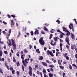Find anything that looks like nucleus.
<instances>
[{
  "mask_svg": "<svg viewBox=\"0 0 77 77\" xmlns=\"http://www.w3.org/2000/svg\"><path fill=\"white\" fill-rule=\"evenodd\" d=\"M57 39H59V37H54V40L55 42H54V44L53 43V40H51V42L50 44L51 45H52L53 46H54V45H56V42L57 41Z\"/></svg>",
  "mask_w": 77,
  "mask_h": 77,
  "instance_id": "nucleus-1",
  "label": "nucleus"
},
{
  "mask_svg": "<svg viewBox=\"0 0 77 77\" xmlns=\"http://www.w3.org/2000/svg\"><path fill=\"white\" fill-rule=\"evenodd\" d=\"M29 60H30V58H29L28 59H25V60H22V63L24 66H27V64L29 63V62H28L27 61H29Z\"/></svg>",
  "mask_w": 77,
  "mask_h": 77,
  "instance_id": "nucleus-2",
  "label": "nucleus"
},
{
  "mask_svg": "<svg viewBox=\"0 0 77 77\" xmlns=\"http://www.w3.org/2000/svg\"><path fill=\"white\" fill-rule=\"evenodd\" d=\"M11 40L12 41V45L13 46V50H16L17 45H16V44H15V39L11 38Z\"/></svg>",
  "mask_w": 77,
  "mask_h": 77,
  "instance_id": "nucleus-3",
  "label": "nucleus"
},
{
  "mask_svg": "<svg viewBox=\"0 0 77 77\" xmlns=\"http://www.w3.org/2000/svg\"><path fill=\"white\" fill-rule=\"evenodd\" d=\"M43 39H44V38L42 37L39 40V42L41 45H45V42L43 40Z\"/></svg>",
  "mask_w": 77,
  "mask_h": 77,
  "instance_id": "nucleus-4",
  "label": "nucleus"
},
{
  "mask_svg": "<svg viewBox=\"0 0 77 77\" xmlns=\"http://www.w3.org/2000/svg\"><path fill=\"white\" fill-rule=\"evenodd\" d=\"M29 71H28V73L29 75H30V76H32V70L33 69H32V68L31 67V66H29Z\"/></svg>",
  "mask_w": 77,
  "mask_h": 77,
  "instance_id": "nucleus-5",
  "label": "nucleus"
},
{
  "mask_svg": "<svg viewBox=\"0 0 77 77\" xmlns=\"http://www.w3.org/2000/svg\"><path fill=\"white\" fill-rule=\"evenodd\" d=\"M46 53L48 55H50L52 57H54V55L53 54V52L51 51H50L49 50H48L46 52Z\"/></svg>",
  "mask_w": 77,
  "mask_h": 77,
  "instance_id": "nucleus-6",
  "label": "nucleus"
},
{
  "mask_svg": "<svg viewBox=\"0 0 77 77\" xmlns=\"http://www.w3.org/2000/svg\"><path fill=\"white\" fill-rule=\"evenodd\" d=\"M65 41L66 42H67L68 45H70V43H69V38H66Z\"/></svg>",
  "mask_w": 77,
  "mask_h": 77,
  "instance_id": "nucleus-7",
  "label": "nucleus"
},
{
  "mask_svg": "<svg viewBox=\"0 0 77 77\" xmlns=\"http://www.w3.org/2000/svg\"><path fill=\"white\" fill-rule=\"evenodd\" d=\"M15 24V22L14 21H13V20H12L11 21V27H14V26Z\"/></svg>",
  "mask_w": 77,
  "mask_h": 77,
  "instance_id": "nucleus-8",
  "label": "nucleus"
},
{
  "mask_svg": "<svg viewBox=\"0 0 77 77\" xmlns=\"http://www.w3.org/2000/svg\"><path fill=\"white\" fill-rule=\"evenodd\" d=\"M8 41L7 44H8V46H11L12 45V43H11V40L9 39L8 40Z\"/></svg>",
  "mask_w": 77,
  "mask_h": 77,
  "instance_id": "nucleus-9",
  "label": "nucleus"
},
{
  "mask_svg": "<svg viewBox=\"0 0 77 77\" xmlns=\"http://www.w3.org/2000/svg\"><path fill=\"white\" fill-rule=\"evenodd\" d=\"M35 30L36 31L35 32L34 35H36V34H37V35H38V34H39V32H38V31L39 30H38V29L37 30V29H35Z\"/></svg>",
  "mask_w": 77,
  "mask_h": 77,
  "instance_id": "nucleus-10",
  "label": "nucleus"
},
{
  "mask_svg": "<svg viewBox=\"0 0 77 77\" xmlns=\"http://www.w3.org/2000/svg\"><path fill=\"white\" fill-rule=\"evenodd\" d=\"M42 63L44 66H46L47 65V63L45 62H42Z\"/></svg>",
  "mask_w": 77,
  "mask_h": 77,
  "instance_id": "nucleus-11",
  "label": "nucleus"
},
{
  "mask_svg": "<svg viewBox=\"0 0 77 77\" xmlns=\"http://www.w3.org/2000/svg\"><path fill=\"white\" fill-rule=\"evenodd\" d=\"M75 48H76V47L75 45H73L71 46V49H72V50L75 49Z\"/></svg>",
  "mask_w": 77,
  "mask_h": 77,
  "instance_id": "nucleus-12",
  "label": "nucleus"
},
{
  "mask_svg": "<svg viewBox=\"0 0 77 77\" xmlns=\"http://www.w3.org/2000/svg\"><path fill=\"white\" fill-rule=\"evenodd\" d=\"M62 29L63 30V31L64 32H65L66 31V30H67L66 28L64 27V26L62 27Z\"/></svg>",
  "mask_w": 77,
  "mask_h": 77,
  "instance_id": "nucleus-13",
  "label": "nucleus"
},
{
  "mask_svg": "<svg viewBox=\"0 0 77 77\" xmlns=\"http://www.w3.org/2000/svg\"><path fill=\"white\" fill-rule=\"evenodd\" d=\"M71 35H72L71 36L72 38V39H74V36H75L74 35V34H72V33H71Z\"/></svg>",
  "mask_w": 77,
  "mask_h": 77,
  "instance_id": "nucleus-14",
  "label": "nucleus"
},
{
  "mask_svg": "<svg viewBox=\"0 0 77 77\" xmlns=\"http://www.w3.org/2000/svg\"><path fill=\"white\" fill-rule=\"evenodd\" d=\"M43 57L41 56L38 58V60H42V59H43Z\"/></svg>",
  "mask_w": 77,
  "mask_h": 77,
  "instance_id": "nucleus-15",
  "label": "nucleus"
},
{
  "mask_svg": "<svg viewBox=\"0 0 77 77\" xmlns=\"http://www.w3.org/2000/svg\"><path fill=\"white\" fill-rule=\"evenodd\" d=\"M35 51H36L37 53L39 54L40 53V51H39V49H37L35 50Z\"/></svg>",
  "mask_w": 77,
  "mask_h": 77,
  "instance_id": "nucleus-16",
  "label": "nucleus"
},
{
  "mask_svg": "<svg viewBox=\"0 0 77 77\" xmlns=\"http://www.w3.org/2000/svg\"><path fill=\"white\" fill-rule=\"evenodd\" d=\"M0 61H2V62L5 61V58H2H2L0 57Z\"/></svg>",
  "mask_w": 77,
  "mask_h": 77,
  "instance_id": "nucleus-17",
  "label": "nucleus"
},
{
  "mask_svg": "<svg viewBox=\"0 0 77 77\" xmlns=\"http://www.w3.org/2000/svg\"><path fill=\"white\" fill-rule=\"evenodd\" d=\"M59 67L60 69H63V68H64V67L63 66H60Z\"/></svg>",
  "mask_w": 77,
  "mask_h": 77,
  "instance_id": "nucleus-18",
  "label": "nucleus"
},
{
  "mask_svg": "<svg viewBox=\"0 0 77 77\" xmlns=\"http://www.w3.org/2000/svg\"><path fill=\"white\" fill-rule=\"evenodd\" d=\"M43 72L44 74H45V73H46V70L44 69H43Z\"/></svg>",
  "mask_w": 77,
  "mask_h": 77,
  "instance_id": "nucleus-19",
  "label": "nucleus"
},
{
  "mask_svg": "<svg viewBox=\"0 0 77 77\" xmlns=\"http://www.w3.org/2000/svg\"><path fill=\"white\" fill-rule=\"evenodd\" d=\"M13 62H16V59H15V57H13Z\"/></svg>",
  "mask_w": 77,
  "mask_h": 77,
  "instance_id": "nucleus-20",
  "label": "nucleus"
},
{
  "mask_svg": "<svg viewBox=\"0 0 77 77\" xmlns=\"http://www.w3.org/2000/svg\"><path fill=\"white\" fill-rule=\"evenodd\" d=\"M44 29L47 32L48 31V29H47V28L46 27V26H44Z\"/></svg>",
  "mask_w": 77,
  "mask_h": 77,
  "instance_id": "nucleus-21",
  "label": "nucleus"
},
{
  "mask_svg": "<svg viewBox=\"0 0 77 77\" xmlns=\"http://www.w3.org/2000/svg\"><path fill=\"white\" fill-rule=\"evenodd\" d=\"M49 75L50 77H53V75L51 73H49Z\"/></svg>",
  "mask_w": 77,
  "mask_h": 77,
  "instance_id": "nucleus-22",
  "label": "nucleus"
},
{
  "mask_svg": "<svg viewBox=\"0 0 77 77\" xmlns=\"http://www.w3.org/2000/svg\"><path fill=\"white\" fill-rule=\"evenodd\" d=\"M3 55V52L2 51H0V57H2Z\"/></svg>",
  "mask_w": 77,
  "mask_h": 77,
  "instance_id": "nucleus-23",
  "label": "nucleus"
},
{
  "mask_svg": "<svg viewBox=\"0 0 77 77\" xmlns=\"http://www.w3.org/2000/svg\"><path fill=\"white\" fill-rule=\"evenodd\" d=\"M24 68H25V67H24V65H22V68L23 71H24Z\"/></svg>",
  "mask_w": 77,
  "mask_h": 77,
  "instance_id": "nucleus-24",
  "label": "nucleus"
},
{
  "mask_svg": "<svg viewBox=\"0 0 77 77\" xmlns=\"http://www.w3.org/2000/svg\"><path fill=\"white\" fill-rule=\"evenodd\" d=\"M66 32H67L68 33H69V35H71V33L68 30L66 29V31H65Z\"/></svg>",
  "mask_w": 77,
  "mask_h": 77,
  "instance_id": "nucleus-25",
  "label": "nucleus"
},
{
  "mask_svg": "<svg viewBox=\"0 0 77 77\" xmlns=\"http://www.w3.org/2000/svg\"><path fill=\"white\" fill-rule=\"evenodd\" d=\"M49 67H50V68H54V65L53 64L51 65H50L49 66Z\"/></svg>",
  "mask_w": 77,
  "mask_h": 77,
  "instance_id": "nucleus-26",
  "label": "nucleus"
},
{
  "mask_svg": "<svg viewBox=\"0 0 77 77\" xmlns=\"http://www.w3.org/2000/svg\"><path fill=\"white\" fill-rule=\"evenodd\" d=\"M19 54H20V52L18 51L16 55L18 57H20V55H19Z\"/></svg>",
  "mask_w": 77,
  "mask_h": 77,
  "instance_id": "nucleus-27",
  "label": "nucleus"
},
{
  "mask_svg": "<svg viewBox=\"0 0 77 77\" xmlns=\"http://www.w3.org/2000/svg\"><path fill=\"white\" fill-rule=\"evenodd\" d=\"M63 55L64 56V57H66V56H68V54H67L66 53L65 54H63Z\"/></svg>",
  "mask_w": 77,
  "mask_h": 77,
  "instance_id": "nucleus-28",
  "label": "nucleus"
},
{
  "mask_svg": "<svg viewBox=\"0 0 77 77\" xmlns=\"http://www.w3.org/2000/svg\"><path fill=\"white\" fill-rule=\"evenodd\" d=\"M30 33L31 36H33L34 33L33 32V31H31Z\"/></svg>",
  "mask_w": 77,
  "mask_h": 77,
  "instance_id": "nucleus-29",
  "label": "nucleus"
},
{
  "mask_svg": "<svg viewBox=\"0 0 77 77\" xmlns=\"http://www.w3.org/2000/svg\"><path fill=\"white\" fill-rule=\"evenodd\" d=\"M50 37H49V39H51V38H52V37H53V34H51L50 35Z\"/></svg>",
  "mask_w": 77,
  "mask_h": 77,
  "instance_id": "nucleus-30",
  "label": "nucleus"
},
{
  "mask_svg": "<svg viewBox=\"0 0 77 77\" xmlns=\"http://www.w3.org/2000/svg\"><path fill=\"white\" fill-rule=\"evenodd\" d=\"M8 63H7V62H5V66H6V67L8 66Z\"/></svg>",
  "mask_w": 77,
  "mask_h": 77,
  "instance_id": "nucleus-31",
  "label": "nucleus"
},
{
  "mask_svg": "<svg viewBox=\"0 0 77 77\" xmlns=\"http://www.w3.org/2000/svg\"><path fill=\"white\" fill-rule=\"evenodd\" d=\"M35 66L36 69H38V66L37 64H35Z\"/></svg>",
  "mask_w": 77,
  "mask_h": 77,
  "instance_id": "nucleus-32",
  "label": "nucleus"
},
{
  "mask_svg": "<svg viewBox=\"0 0 77 77\" xmlns=\"http://www.w3.org/2000/svg\"><path fill=\"white\" fill-rule=\"evenodd\" d=\"M56 22L57 23H58V24H60V20H59L58 19L56 21Z\"/></svg>",
  "mask_w": 77,
  "mask_h": 77,
  "instance_id": "nucleus-33",
  "label": "nucleus"
},
{
  "mask_svg": "<svg viewBox=\"0 0 77 77\" xmlns=\"http://www.w3.org/2000/svg\"><path fill=\"white\" fill-rule=\"evenodd\" d=\"M69 67L70 69H72V66H71V65L69 64Z\"/></svg>",
  "mask_w": 77,
  "mask_h": 77,
  "instance_id": "nucleus-34",
  "label": "nucleus"
},
{
  "mask_svg": "<svg viewBox=\"0 0 77 77\" xmlns=\"http://www.w3.org/2000/svg\"><path fill=\"white\" fill-rule=\"evenodd\" d=\"M66 48H67V50H69V51H70V50H69V45H66Z\"/></svg>",
  "mask_w": 77,
  "mask_h": 77,
  "instance_id": "nucleus-35",
  "label": "nucleus"
},
{
  "mask_svg": "<svg viewBox=\"0 0 77 77\" xmlns=\"http://www.w3.org/2000/svg\"><path fill=\"white\" fill-rule=\"evenodd\" d=\"M23 51L24 53H27V52H28V51H27V50L25 49H24Z\"/></svg>",
  "mask_w": 77,
  "mask_h": 77,
  "instance_id": "nucleus-36",
  "label": "nucleus"
},
{
  "mask_svg": "<svg viewBox=\"0 0 77 77\" xmlns=\"http://www.w3.org/2000/svg\"><path fill=\"white\" fill-rule=\"evenodd\" d=\"M0 72L2 74H3V72L1 68H0Z\"/></svg>",
  "mask_w": 77,
  "mask_h": 77,
  "instance_id": "nucleus-37",
  "label": "nucleus"
},
{
  "mask_svg": "<svg viewBox=\"0 0 77 77\" xmlns=\"http://www.w3.org/2000/svg\"><path fill=\"white\" fill-rule=\"evenodd\" d=\"M58 63H59L60 65H61V62H60V60H58Z\"/></svg>",
  "mask_w": 77,
  "mask_h": 77,
  "instance_id": "nucleus-38",
  "label": "nucleus"
},
{
  "mask_svg": "<svg viewBox=\"0 0 77 77\" xmlns=\"http://www.w3.org/2000/svg\"><path fill=\"white\" fill-rule=\"evenodd\" d=\"M21 58L22 59V60H24V57H23V55H21Z\"/></svg>",
  "mask_w": 77,
  "mask_h": 77,
  "instance_id": "nucleus-39",
  "label": "nucleus"
},
{
  "mask_svg": "<svg viewBox=\"0 0 77 77\" xmlns=\"http://www.w3.org/2000/svg\"><path fill=\"white\" fill-rule=\"evenodd\" d=\"M46 62H47V63H51V62L49 61V60H46Z\"/></svg>",
  "mask_w": 77,
  "mask_h": 77,
  "instance_id": "nucleus-40",
  "label": "nucleus"
},
{
  "mask_svg": "<svg viewBox=\"0 0 77 77\" xmlns=\"http://www.w3.org/2000/svg\"><path fill=\"white\" fill-rule=\"evenodd\" d=\"M17 65L18 66H19L20 65V63H19V62H18L17 63Z\"/></svg>",
  "mask_w": 77,
  "mask_h": 77,
  "instance_id": "nucleus-41",
  "label": "nucleus"
},
{
  "mask_svg": "<svg viewBox=\"0 0 77 77\" xmlns=\"http://www.w3.org/2000/svg\"><path fill=\"white\" fill-rule=\"evenodd\" d=\"M66 59V60H69V57L68 56H66L65 57Z\"/></svg>",
  "mask_w": 77,
  "mask_h": 77,
  "instance_id": "nucleus-42",
  "label": "nucleus"
},
{
  "mask_svg": "<svg viewBox=\"0 0 77 77\" xmlns=\"http://www.w3.org/2000/svg\"><path fill=\"white\" fill-rule=\"evenodd\" d=\"M12 73L13 74H15V70H12Z\"/></svg>",
  "mask_w": 77,
  "mask_h": 77,
  "instance_id": "nucleus-43",
  "label": "nucleus"
},
{
  "mask_svg": "<svg viewBox=\"0 0 77 77\" xmlns=\"http://www.w3.org/2000/svg\"><path fill=\"white\" fill-rule=\"evenodd\" d=\"M50 69L51 71H52V72H53V71H54V70L52 68H51Z\"/></svg>",
  "mask_w": 77,
  "mask_h": 77,
  "instance_id": "nucleus-44",
  "label": "nucleus"
},
{
  "mask_svg": "<svg viewBox=\"0 0 77 77\" xmlns=\"http://www.w3.org/2000/svg\"><path fill=\"white\" fill-rule=\"evenodd\" d=\"M60 38H62L63 37V35H62V34H60Z\"/></svg>",
  "mask_w": 77,
  "mask_h": 77,
  "instance_id": "nucleus-45",
  "label": "nucleus"
},
{
  "mask_svg": "<svg viewBox=\"0 0 77 77\" xmlns=\"http://www.w3.org/2000/svg\"><path fill=\"white\" fill-rule=\"evenodd\" d=\"M29 49L30 50L31 48H32V45H29Z\"/></svg>",
  "mask_w": 77,
  "mask_h": 77,
  "instance_id": "nucleus-46",
  "label": "nucleus"
},
{
  "mask_svg": "<svg viewBox=\"0 0 77 77\" xmlns=\"http://www.w3.org/2000/svg\"><path fill=\"white\" fill-rule=\"evenodd\" d=\"M11 32H12V29H10L8 32L9 33H11Z\"/></svg>",
  "mask_w": 77,
  "mask_h": 77,
  "instance_id": "nucleus-47",
  "label": "nucleus"
},
{
  "mask_svg": "<svg viewBox=\"0 0 77 77\" xmlns=\"http://www.w3.org/2000/svg\"><path fill=\"white\" fill-rule=\"evenodd\" d=\"M60 48H62V43H60Z\"/></svg>",
  "mask_w": 77,
  "mask_h": 77,
  "instance_id": "nucleus-48",
  "label": "nucleus"
},
{
  "mask_svg": "<svg viewBox=\"0 0 77 77\" xmlns=\"http://www.w3.org/2000/svg\"><path fill=\"white\" fill-rule=\"evenodd\" d=\"M11 16L13 18H15V15H11Z\"/></svg>",
  "mask_w": 77,
  "mask_h": 77,
  "instance_id": "nucleus-49",
  "label": "nucleus"
},
{
  "mask_svg": "<svg viewBox=\"0 0 77 77\" xmlns=\"http://www.w3.org/2000/svg\"><path fill=\"white\" fill-rule=\"evenodd\" d=\"M10 71H12V70H13V67H11L10 68Z\"/></svg>",
  "mask_w": 77,
  "mask_h": 77,
  "instance_id": "nucleus-50",
  "label": "nucleus"
},
{
  "mask_svg": "<svg viewBox=\"0 0 77 77\" xmlns=\"http://www.w3.org/2000/svg\"><path fill=\"white\" fill-rule=\"evenodd\" d=\"M4 53L5 54H8V52H7L6 51H4Z\"/></svg>",
  "mask_w": 77,
  "mask_h": 77,
  "instance_id": "nucleus-51",
  "label": "nucleus"
},
{
  "mask_svg": "<svg viewBox=\"0 0 77 77\" xmlns=\"http://www.w3.org/2000/svg\"><path fill=\"white\" fill-rule=\"evenodd\" d=\"M30 62L31 63H32V62H33V58H31L30 59Z\"/></svg>",
  "mask_w": 77,
  "mask_h": 77,
  "instance_id": "nucleus-52",
  "label": "nucleus"
},
{
  "mask_svg": "<svg viewBox=\"0 0 77 77\" xmlns=\"http://www.w3.org/2000/svg\"><path fill=\"white\" fill-rule=\"evenodd\" d=\"M2 33L4 35H5V34H6V32H5V31H2Z\"/></svg>",
  "mask_w": 77,
  "mask_h": 77,
  "instance_id": "nucleus-53",
  "label": "nucleus"
},
{
  "mask_svg": "<svg viewBox=\"0 0 77 77\" xmlns=\"http://www.w3.org/2000/svg\"><path fill=\"white\" fill-rule=\"evenodd\" d=\"M7 16L9 18H11V15H10L9 14H7Z\"/></svg>",
  "mask_w": 77,
  "mask_h": 77,
  "instance_id": "nucleus-54",
  "label": "nucleus"
},
{
  "mask_svg": "<svg viewBox=\"0 0 77 77\" xmlns=\"http://www.w3.org/2000/svg\"><path fill=\"white\" fill-rule=\"evenodd\" d=\"M69 27L70 29V30H71V29H72V27H71V26L70 25L69 26Z\"/></svg>",
  "mask_w": 77,
  "mask_h": 77,
  "instance_id": "nucleus-55",
  "label": "nucleus"
},
{
  "mask_svg": "<svg viewBox=\"0 0 77 77\" xmlns=\"http://www.w3.org/2000/svg\"><path fill=\"white\" fill-rule=\"evenodd\" d=\"M44 77H48V76L46 74H44Z\"/></svg>",
  "mask_w": 77,
  "mask_h": 77,
  "instance_id": "nucleus-56",
  "label": "nucleus"
},
{
  "mask_svg": "<svg viewBox=\"0 0 77 77\" xmlns=\"http://www.w3.org/2000/svg\"><path fill=\"white\" fill-rule=\"evenodd\" d=\"M40 73V72H39V71H37V74L39 75V74Z\"/></svg>",
  "mask_w": 77,
  "mask_h": 77,
  "instance_id": "nucleus-57",
  "label": "nucleus"
},
{
  "mask_svg": "<svg viewBox=\"0 0 77 77\" xmlns=\"http://www.w3.org/2000/svg\"><path fill=\"white\" fill-rule=\"evenodd\" d=\"M0 43H1L2 44H4V42H3V41H2L0 42Z\"/></svg>",
  "mask_w": 77,
  "mask_h": 77,
  "instance_id": "nucleus-58",
  "label": "nucleus"
},
{
  "mask_svg": "<svg viewBox=\"0 0 77 77\" xmlns=\"http://www.w3.org/2000/svg\"><path fill=\"white\" fill-rule=\"evenodd\" d=\"M72 66H75V67L76 66H77L75 64H72Z\"/></svg>",
  "mask_w": 77,
  "mask_h": 77,
  "instance_id": "nucleus-59",
  "label": "nucleus"
},
{
  "mask_svg": "<svg viewBox=\"0 0 77 77\" xmlns=\"http://www.w3.org/2000/svg\"><path fill=\"white\" fill-rule=\"evenodd\" d=\"M65 75V73H64L63 74V77H64Z\"/></svg>",
  "mask_w": 77,
  "mask_h": 77,
  "instance_id": "nucleus-60",
  "label": "nucleus"
},
{
  "mask_svg": "<svg viewBox=\"0 0 77 77\" xmlns=\"http://www.w3.org/2000/svg\"><path fill=\"white\" fill-rule=\"evenodd\" d=\"M57 32H59V33L60 32V31L59 29H57Z\"/></svg>",
  "mask_w": 77,
  "mask_h": 77,
  "instance_id": "nucleus-61",
  "label": "nucleus"
},
{
  "mask_svg": "<svg viewBox=\"0 0 77 77\" xmlns=\"http://www.w3.org/2000/svg\"><path fill=\"white\" fill-rule=\"evenodd\" d=\"M24 53V52L23 51H21V54H22V55H23V53Z\"/></svg>",
  "mask_w": 77,
  "mask_h": 77,
  "instance_id": "nucleus-62",
  "label": "nucleus"
},
{
  "mask_svg": "<svg viewBox=\"0 0 77 77\" xmlns=\"http://www.w3.org/2000/svg\"><path fill=\"white\" fill-rule=\"evenodd\" d=\"M52 51H53V53H55V51L54 50H52Z\"/></svg>",
  "mask_w": 77,
  "mask_h": 77,
  "instance_id": "nucleus-63",
  "label": "nucleus"
},
{
  "mask_svg": "<svg viewBox=\"0 0 77 77\" xmlns=\"http://www.w3.org/2000/svg\"><path fill=\"white\" fill-rule=\"evenodd\" d=\"M75 56L76 59H77V54H75Z\"/></svg>",
  "mask_w": 77,
  "mask_h": 77,
  "instance_id": "nucleus-64",
  "label": "nucleus"
}]
</instances>
